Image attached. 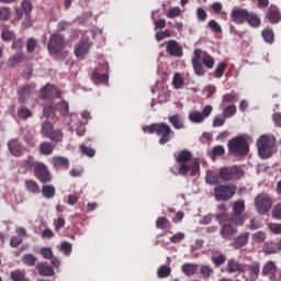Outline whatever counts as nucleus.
<instances>
[{
    "label": "nucleus",
    "mask_w": 281,
    "mask_h": 281,
    "mask_svg": "<svg viewBox=\"0 0 281 281\" xmlns=\"http://www.w3.org/2000/svg\"><path fill=\"white\" fill-rule=\"evenodd\" d=\"M175 161L179 165L178 175H181L182 177H188L189 172L190 177H196L199 170H201L199 158L192 160V151L189 149H182L175 155Z\"/></svg>",
    "instance_id": "obj_1"
},
{
    "label": "nucleus",
    "mask_w": 281,
    "mask_h": 281,
    "mask_svg": "<svg viewBox=\"0 0 281 281\" xmlns=\"http://www.w3.org/2000/svg\"><path fill=\"white\" fill-rule=\"evenodd\" d=\"M143 133H148L149 135L156 133V135L160 137L158 140L160 146H165V144H168V142L175 137V131H172V127L166 122L151 123L150 125L143 126Z\"/></svg>",
    "instance_id": "obj_2"
},
{
    "label": "nucleus",
    "mask_w": 281,
    "mask_h": 281,
    "mask_svg": "<svg viewBox=\"0 0 281 281\" xmlns=\"http://www.w3.org/2000/svg\"><path fill=\"white\" fill-rule=\"evenodd\" d=\"M274 147L276 137H269V135L263 134L257 140L258 155L261 159H271Z\"/></svg>",
    "instance_id": "obj_3"
},
{
    "label": "nucleus",
    "mask_w": 281,
    "mask_h": 281,
    "mask_svg": "<svg viewBox=\"0 0 281 281\" xmlns=\"http://www.w3.org/2000/svg\"><path fill=\"white\" fill-rule=\"evenodd\" d=\"M228 151L231 155L247 157L249 155V143H247V138L245 136H236L228 140Z\"/></svg>",
    "instance_id": "obj_4"
},
{
    "label": "nucleus",
    "mask_w": 281,
    "mask_h": 281,
    "mask_svg": "<svg viewBox=\"0 0 281 281\" xmlns=\"http://www.w3.org/2000/svg\"><path fill=\"white\" fill-rule=\"evenodd\" d=\"M65 47H67V42H65V35L60 33H53L49 37L47 45L49 56L57 59L58 54H61Z\"/></svg>",
    "instance_id": "obj_5"
},
{
    "label": "nucleus",
    "mask_w": 281,
    "mask_h": 281,
    "mask_svg": "<svg viewBox=\"0 0 281 281\" xmlns=\"http://www.w3.org/2000/svg\"><path fill=\"white\" fill-rule=\"evenodd\" d=\"M245 177V170L240 166L222 167L220 169V179L222 181H239Z\"/></svg>",
    "instance_id": "obj_6"
},
{
    "label": "nucleus",
    "mask_w": 281,
    "mask_h": 281,
    "mask_svg": "<svg viewBox=\"0 0 281 281\" xmlns=\"http://www.w3.org/2000/svg\"><path fill=\"white\" fill-rule=\"evenodd\" d=\"M238 187L236 184H218L214 188L215 201H229L236 194Z\"/></svg>",
    "instance_id": "obj_7"
},
{
    "label": "nucleus",
    "mask_w": 281,
    "mask_h": 281,
    "mask_svg": "<svg viewBox=\"0 0 281 281\" xmlns=\"http://www.w3.org/2000/svg\"><path fill=\"white\" fill-rule=\"evenodd\" d=\"M34 177L40 183H49L53 179L49 167L43 161H38L33 171Z\"/></svg>",
    "instance_id": "obj_8"
},
{
    "label": "nucleus",
    "mask_w": 281,
    "mask_h": 281,
    "mask_svg": "<svg viewBox=\"0 0 281 281\" xmlns=\"http://www.w3.org/2000/svg\"><path fill=\"white\" fill-rule=\"evenodd\" d=\"M273 206V200L269 194H259L255 199V207L258 214H267Z\"/></svg>",
    "instance_id": "obj_9"
},
{
    "label": "nucleus",
    "mask_w": 281,
    "mask_h": 281,
    "mask_svg": "<svg viewBox=\"0 0 281 281\" xmlns=\"http://www.w3.org/2000/svg\"><path fill=\"white\" fill-rule=\"evenodd\" d=\"M42 136L46 137L47 139H50L52 142H63V131L61 130H55L54 126H52V123L45 121L42 124L41 130Z\"/></svg>",
    "instance_id": "obj_10"
},
{
    "label": "nucleus",
    "mask_w": 281,
    "mask_h": 281,
    "mask_svg": "<svg viewBox=\"0 0 281 281\" xmlns=\"http://www.w3.org/2000/svg\"><path fill=\"white\" fill-rule=\"evenodd\" d=\"M239 225H243V224L225 222L220 229V236L224 240H232V238H234V236H236V234L238 233Z\"/></svg>",
    "instance_id": "obj_11"
},
{
    "label": "nucleus",
    "mask_w": 281,
    "mask_h": 281,
    "mask_svg": "<svg viewBox=\"0 0 281 281\" xmlns=\"http://www.w3.org/2000/svg\"><path fill=\"white\" fill-rule=\"evenodd\" d=\"M233 215L231 216L232 223L235 225H243L245 223V217L243 213L245 212V201H236L233 204Z\"/></svg>",
    "instance_id": "obj_12"
},
{
    "label": "nucleus",
    "mask_w": 281,
    "mask_h": 281,
    "mask_svg": "<svg viewBox=\"0 0 281 281\" xmlns=\"http://www.w3.org/2000/svg\"><path fill=\"white\" fill-rule=\"evenodd\" d=\"M61 97H63V92L52 83H47L41 90L42 100H54V98H61Z\"/></svg>",
    "instance_id": "obj_13"
},
{
    "label": "nucleus",
    "mask_w": 281,
    "mask_h": 281,
    "mask_svg": "<svg viewBox=\"0 0 281 281\" xmlns=\"http://www.w3.org/2000/svg\"><path fill=\"white\" fill-rule=\"evenodd\" d=\"M90 49H91V42H89V40H81L75 46L74 54L76 58H79V60H85V56L89 54Z\"/></svg>",
    "instance_id": "obj_14"
},
{
    "label": "nucleus",
    "mask_w": 281,
    "mask_h": 281,
    "mask_svg": "<svg viewBox=\"0 0 281 281\" xmlns=\"http://www.w3.org/2000/svg\"><path fill=\"white\" fill-rule=\"evenodd\" d=\"M248 14L249 11L247 9H233L231 13L232 22L236 23V25H243V23L247 22Z\"/></svg>",
    "instance_id": "obj_15"
},
{
    "label": "nucleus",
    "mask_w": 281,
    "mask_h": 281,
    "mask_svg": "<svg viewBox=\"0 0 281 281\" xmlns=\"http://www.w3.org/2000/svg\"><path fill=\"white\" fill-rule=\"evenodd\" d=\"M166 52L169 56H173L176 58H181V56H183V48L179 45V42L175 40L167 42Z\"/></svg>",
    "instance_id": "obj_16"
},
{
    "label": "nucleus",
    "mask_w": 281,
    "mask_h": 281,
    "mask_svg": "<svg viewBox=\"0 0 281 281\" xmlns=\"http://www.w3.org/2000/svg\"><path fill=\"white\" fill-rule=\"evenodd\" d=\"M227 273H245L247 271V265L240 263L236 259H229L226 266Z\"/></svg>",
    "instance_id": "obj_17"
},
{
    "label": "nucleus",
    "mask_w": 281,
    "mask_h": 281,
    "mask_svg": "<svg viewBox=\"0 0 281 281\" xmlns=\"http://www.w3.org/2000/svg\"><path fill=\"white\" fill-rule=\"evenodd\" d=\"M8 149L13 157H23V145L19 138H12L8 142Z\"/></svg>",
    "instance_id": "obj_18"
},
{
    "label": "nucleus",
    "mask_w": 281,
    "mask_h": 281,
    "mask_svg": "<svg viewBox=\"0 0 281 281\" xmlns=\"http://www.w3.org/2000/svg\"><path fill=\"white\" fill-rule=\"evenodd\" d=\"M267 19L272 25L278 24L281 21L280 9L277 5L271 4L268 9Z\"/></svg>",
    "instance_id": "obj_19"
},
{
    "label": "nucleus",
    "mask_w": 281,
    "mask_h": 281,
    "mask_svg": "<svg viewBox=\"0 0 281 281\" xmlns=\"http://www.w3.org/2000/svg\"><path fill=\"white\" fill-rule=\"evenodd\" d=\"M249 243V232L240 233L233 239L232 245L235 249H243Z\"/></svg>",
    "instance_id": "obj_20"
},
{
    "label": "nucleus",
    "mask_w": 281,
    "mask_h": 281,
    "mask_svg": "<svg viewBox=\"0 0 281 281\" xmlns=\"http://www.w3.org/2000/svg\"><path fill=\"white\" fill-rule=\"evenodd\" d=\"M37 164H38V160H36L34 156H27L22 160V168L24 172H30L32 170L34 172Z\"/></svg>",
    "instance_id": "obj_21"
},
{
    "label": "nucleus",
    "mask_w": 281,
    "mask_h": 281,
    "mask_svg": "<svg viewBox=\"0 0 281 281\" xmlns=\"http://www.w3.org/2000/svg\"><path fill=\"white\" fill-rule=\"evenodd\" d=\"M36 270H37L38 276H42L44 278H50L55 273L54 268L52 266H47L45 263H37Z\"/></svg>",
    "instance_id": "obj_22"
},
{
    "label": "nucleus",
    "mask_w": 281,
    "mask_h": 281,
    "mask_svg": "<svg viewBox=\"0 0 281 281\" xmlns=\"http://www.w3.org/2000/svg\"><path fill=\"white\" fill-rule=\"evenodd\" d=\"M54 168H63L69 170V159L63 156H55L52 158Z\"/></svg>",
    "instance_id": "obj_23"
},
{
    "label": "nucleus",
    "mask_w": 281,
    "mask_h": 281,
    "mask_svg": "<svg viewBox=\"0 0 281 281\" xmlns=\"http://www.w3.org/2000/svg\"><path fill=\"white\" fill-rule=\"evenodd\" d=\"M246 271H249L251 280H258L260 276V262L256 261L250 265H246Z\"/></svg>",
    "instance_id": "obj_24"
},
{
    "label": "nucleus",
    "mask_w": 281,
    "mask_h": 281,
    "mask_svg": "<svg viewBox=\"0 0 281 281\" xmlns=\"http://www.w3.org/2000/svg\"><path fill=\"white\" fill-rule=\"evenodd\" d=\"M24 188L31 194H41V186H38V182H36L32 179H27L24 181Z\"/></svg>",
    "instance_id": "obj_25"
},
{
    "label": "nucleus",
    "mask_w": 281,
    "mask_h": 281,
    "mask_svg": "<svg viewBox=\"0 0 281 281\" xmlns=\"http://www.w3.org/2000/svg\"><path fill=\"white\" fill-rule=\"evenodd\" d=\"M169 123L177 131H181V128H186V125L183 124V116H181L180 114H173L169 116Z\"/></svg>",
    "instance_id": "obj_26"
},
{
    "label": "nucleus",
    "mask_w": 281,
    "mask_h": 281,
    "mask_svg": "<svg viewBox=\"0 0 281 281\" xmlns=\"http://www.w3.org/2000/svg\"><path fill=\"white\" fill-rule=\"evenodd\" d=\"M246 23L250 25V27H260L262 25V20L255 12L248 11V16L246 18Z\"/></svg>",
    "instance_id": "obj_27"
},
{
    "label": "nucleus",
    "mask_w": 281,
    "mask_h": 281,
    "mask_svg": "<svg viewBox=\"0 0 281 281\" xmlns=\"http://www.w3.org/2000/svg\"><path fill=\"white\" fill-rule=\"evenodd\" d=\"M262 276H274V273H278V266L273 261H268L263 265Z\"/></svg>",
    "instance_id": "obj_28"
},
{
    "label": "nucleus",
    "mask_w": 281,
    "mask_h": 281,
    "mask_svg": "<svg viewBox=\"0 0 281 281\" xmlns=\"http://www.w3.org/2000/svg\"><path fill=\"white\" fill-rule=\"evenodd\" d=\"M181 271L182 273H184V276H194V273H196V271H199V265L196 263H183L181 267Z\"/></svg>",
    "instance_id": "obj_29"
},
{
    "label": "nucleus",
    "mask_w": 281,
    "mask_h": 281,
    "mask_svg": "<svg viewBox=\"0 0 281 281\" xmlns=\"http://www.w3.org/2000/svg\"><path fill=\"white\" fill-rule=\"evenodd\" d=\"M54 148H56V146L54 144L48 143V142H43L40 144V154L47 157V156L52 155V153H54Z\"/></svg>",
    "instance_id": "obj_30"
},
{
    "label": "nucleus",
    "mask_w": 281,
    "mask_h": 281,
    "mask_svg": "<svg viewBox=\"0 0 281 281\" xmlns=\"http://www.w3.org/2000/svg\"><path fill=\"white\" fill-rule=\"evenodd\" d=\"M42 194L45 199H54L56 196V188L52 184H44L42 187Z\"/></svg>",
    "instance_id": "obj_31"
},
{
    "label": "nucleus",
    "mask_w": 281,
    "mask_h": 281,
    "mask_svg": "<svg viewBox=\"0 0 281 281\" xmlns=\"http://www.w3.org/2000/svg\"><path fill=\"white\" fill-rule=\"evenodd\" d=\"M30 93H31L30 86L22 87L18 92V95H19L18 102H20L21 104H24V102H26L27 98H30Z\"/></svg>",
    "instance_id": "obj_32"
},
{
    "label": "nucleus",
    "mask_w": 281,
    "mask_h": 281,
    "mask_svg": "<svg viewBox=\"0 0 281 281\" xmlns=\"http://www.w3.org/2000/svg\"><path fill=\"white\" fill-rule=\"evenodd\" d=\"M10 278L12 281H30L27 277H25V270H13L10 273Z\"/></svg>",
    "instance_id": "obj_33"
},
{
    "label": "nucleus",
    "mask_w": 281,
    "mask_h": 281,
    "mask_svg": "<svg viewBox=\"0 0 281 281\" xmlns=\"http://www.w3.org/2000/svg\"><path fill=\"white\" fill-rule=\"evenodd\" d=\"M25 59V55L22 52L15 53L11 58H9L10 67H18Z\"/></svg>",
    "instance_id": "obj_34"
},
{
    "label": "nucleus",
    "mask_w": 281,
    "mask_h": 281,
    "mask_svg": "<svg viewBox=\"0 0 281 281\" xmlns=\"http://www.w3.org/2000/svg\"><path fill=\"white\" fill-rule=\"evenodd\" d=\"M156 227L158 229H170L172 227V224L170 223V221L167 217L161 216V217L157 218Z\"/></svg>",
    "instance_id": "obj_35"
},
{
    "label": "nucleus",
    "mask_w": 281,
    "mask_h": 281,
    "mask_svg": "<svg viewBox=\"0 0 281 281\" xmlns=\"http://www.w3.org/2000/svg\"><path fill=\"white\" fill-rule=\"evenodd\" d=\"M201 60L202 65H204L206 69H214L215 60L214 57H212L210 54L204 53Z\"/></svg>",
    "instance_id": "obj_36"
},
{
    "label": "nucleus",
    "mask_w": 281,
    "mask_h": 281,
    "mask_svg": "<svg viewBox=\"0 0 281 281\" xmlns=\"http://www.w3.org/2000/svg\"><path fill=\"white\" fill-rule=\"evenodd\" d=\"M93 82L97 85L100 82H109V75L108 74H100L98 70H93L92 72Z\"/></svg>",
    "instance_id": "obj_37"
},
{
    "label": "nucleus",
    "mask_w": 281,
    "mask_h": 281,
    "mask_svg": "<svg viewBox=\"0 0 281 281\" xmlns=\"http://www.w3.org/2000/svg\"><path fill=\"white\" fill-rule=\"evenodd\" d=\"M261 36L266 43H273L276 41V34H273V30L266 29L261 32Z\"/></svg>",
    "instance_id": "obj_38"
},
{
    "label": "nucleus",
    "mask_w": 281,
    "mask_h": 281,
    "mask_svg": "<svg viewBox=\"0 0 281 281\" xmlns=\"http://www.w3.org/2000/svg\"><path fill=\"white\" fill-rule=\"evenodd\" d=\"M192 67L195 76H205V68L203 67V64H201V61H192Z\"/></svg>",
    "instance_id": "obj_39"
},
{
    "label": "nucleus",
    "mask_w": 281,
    "mask_h": 281,
    "mask_svg": "<svg viewBox=\"0 0 281 281\" xmlns=\"http://www.w3.org/2000/svg\"><path fill=\"white\" fill-rule=\"evenodd\" d=\"M237 113V109H236V105L234 104H231V105H227L224 110H223V117L227 119V117H234Z\"/></svg>",
    "instance_id": "obj_40"
},
{
    "label": "nucleus",
    "mask_w": 281,
    "mask_h": 281,
    "mask_svg": "<svg viewBox=\"0 0 281 281\" xmlns=\"http://www.w3.org/2000/svg\"><path fill=\"white\" fill-rule=\"evenodd\" d=\"M213 274H214V269H212V267L205 266V265L201 266L200 276H202V278H204V280H207Z\"/></svg>",
    "instance_id": "obj_41"
},
{
    "label": "nucleus",
    "mask_w": 281,
    "mask_h": 281,
    "mask_svg": "<svg viewBox=\"0 0 281 281\" xmlns=\"http://www.w3.org/2000/svg\"><path fill=\"white\" fill-rule=\"evenodd\" d=\"M32 115H33L32 110L27 108H20L18 110V117H20V120H30Z\"/></svg>",
    "instance_id": "obj_42"
},
{
    "label": "nucleus",
    "mask_w": 281,
    "mask_h": 281,
    "mask_svg": "<svg viewBox=\"0 0 281 281\" xmlns=\"http://www.w3.org/2000/svg\"><path fill=\"white\" fill-rule=\"evenodd\" d=\"M190 122H193L194 124H201L205 119L203 116V113L195 111L191 114H189Z\"/></svg>",
    "instance_id": "obj_43"
},
{
    "label": "nucleus",
    "mask_w": 281,
    "mask_h": 281,
    "mask_svg": "<svg viewBox=\"0 0 281 281\" xmlns=\"http://www.w3.org/2000/svg\"><path fill=\"white\" fill-rule=\"evenodd\" d=\"M38 46V42L36 41V38L31 37L26 41V52L27 54H34V50L36 49V47Z\"/></svg>",
    "instance_id": "obj_44"
},
{
    "label": "nucleus",
    "mask_w": 281,
    "mask_h": 281,
    "mask_svg": "<svg viewBox=\"0 0 281 281\" xmlns=\"http://www.w3.org/2000/svg\"><path fill=\"white\" fill-rule=\"evenodd\" d=\"M172 273V269L168 266H160L157 276L158 278H168Z\"/></svg>",
    "instance_id": "obj_45"
},
{
    "label": "nucleus",
    "mask_w": 281,
    "mask_h": 281,
    "mask_svg": "<svg viewBox=\"0 0 281 281\" xmlns=\"http://www.w3.org/2000/svg\"><path fill=\"white\" fill-rule=\"evenodd\" d=\"M22 262L27 267H34V265H36V257L32 254L24 255L22 257Z\"/></svg>",
    "instance_id": "obj_46"
},
{
    "label": "nucleus",
    "mask_w": 281,
    "mask_h": 281,
    "mask_svg": "<svg viewBox=\"0 0 281 281\" xmlns=\"http://www.w3.org/2000/svg\"><path fill=\"white\" fill-rule=\"evenodd\" d=\"M173 89H181L183 85H186V81H183V78H181V75L179 72H176L172 79Z\"/></svg>",
    "instance_id": "obj_47"
},
{
    "label": "nucleus",
    "mask_w": 281,
    "mask_h": 281,
    "mask_svg": "<svg viewBox=\"0 0 281 281\" xmlns=\"http://www.w3.org/2000/svg\"><path fill=\"white\" fill-rule=\"evenodd\" d=\"M12 16V10L10 7L0 8V21H8Z\"/></svg>",
    "instance_id": "obj_48"
},
{
    "label": "nucleus",
    "mask_w": 281,
    "mask_h": 281,
    "mask_svg": "<svg viewBox=\"0 0 281 281\" xmlns=\"http://www.w3.org/2000/svg\"><path fill=\"white\" fill-rule=\"evenodd\" d=\"M79 150L82 155H86V157H95V149L87 147V145H79Z\"/></svg>",
    "instance_id": "obj_49"
},
{
    "label": "nucleus",
    "mask_w": 281,
    "mask_h": 281,
    "mask_svg": "<svg viewBox=\"0 0 281 281\" xmlns=\"http://www.w3.org/2000/svg\"><path fill=\"white\" fill-rule=\"evenodd\" d=\"M58 110L60 115H63L64 117H67V115H69V102L67 101H61L58 104Z\"/></svg>",
    "instance_id": "obj_50"
},
{
    "label": "nucleus",
    "mask_w": 281,
    "mask_h": 281,
    "mask_svg": "<svg viewBox=\"0 0 281 281\" xmlns=\"http://www.w3.org/2000/svg\"><path fill=\"white\" fill-rule=\"evenodd\" d=\"M205 182L209 186H216V183H218V176L214 175V172H207L205 176Z\"/></svg>",
    "instance_id": "obj_51"
},
{
    "label": "nucleus",
    "mask_w": 281,
    "mask_h": 281,
    "mask_svg": "<svg viewBox=\"0 0 281 281\" xmlns=\"http://www.w3.org/2000/svg\"><path fill=\"white\" fill-rule=\"evenodd\" d=\"M223 102L226 104H234V102H238V94L226 93L223 95Z\"/></svg>",
    "instance_id": "obj_52"
},
{
    "label": "nucleus",
    "mask_w": 281,
    "mask_h": 281,
    "mask_svg": "<svg viewBox=\"0 0 281 281\" xmlns=\"http://www.w3.org/2000/svg\"><path fill=\"white\" fill-rule=\"evenodd\" d=\"M225 69H227V64L220 63L217 68L214 71V78H223V74H225Z\"/></svg>",
    "instance_id": "obj_53"
},
{
    "label": "nucleus",
    "mask_w": 281,
    "mask_h": 281,
    "mask_svg": "<svg viewBox=\"0 0 281 281\" xmlns=\"http://www.w3.org/2000/svg\"><path fill=\"white\" fill-rule=\"evenodd\" d=\"M252 240L258 244L265 243V240H267V234H265L262 231H259L252 235Z\"/></svg>",
    "instance_id": "obj_54"
},
{
    "label": "nucleus",
    "mask_w": 281,
    "mask_h": 281,
    "mask_svg": "<svg viewBox=\"0 0 281 281\" xmlns=\"http://www.w3.org/2000/svg\"><path fill=\"white\" fill-rule=\"evenodd\" d=\"M209 27L212 30V32H215V34H221V32H223L221 24H218L216 20L209 21Z\"/></svg>",
    "instance_id": "obj_55"
},
{
    "label": "nucleus",
    "mask_w": 281,
    "mask_h": 281,
    "mask_svg": "<svg viewBox=\"0 0 281 281\" xmlns=\"http://www.w3.org/2000/svg\"><path fill=\"white\" fill-rule=\"evenodd\" d=\"M176 16H181V8L173 7L167 12L168 19H176Z\"/></svg>",
    "instance_id": "obj_56"
},
{
    "label": "nucleus",
    "mask_w": 281,
    "mask_h": 281,
    "mask_svg": "<svg viewBox=\"0 0 281 281\" xmlns=\"http://www.w3.org/2000/svg\"><path fill=\"white\" fill-rule=\"evenodd\" d=\"M211 260L215 267H221L224 262H226L227 257H225V255H218L217 257H212Z\"/></svg>",
    "instance_id": "obj_57"
},
{
    "label": "nucleus",
    "mask_w": 281,
    "mask_h": 281,
    "mask_svg": "<svg viewBox=\"0 0 281 281\" xmlns=\"http://www.w3.org/2000/svg\"><path fill=\"white\" fill-rule=\"evenodd\" d=\"M41 255L43 256V258H45V260H50L54 256V251L49 247H42Z\"/></svg>",
    "instance_id": "obj_58"
},
{
    "label": "nucleus",
    "mask_w": 281,
    "mask_h": 281,
    "mask_svg": "<svg viewBox=\"0 0 281 281\" xmlns=\"http://www.w3.org/2000/svg\"><path fill=\"white\" fill-rule=\"evenodd\" d=\"M21 8L26 15H30V13L32 12V1L23 0L21 3Z\"/></svg>",
    "instance_id": "obj_59"
},
{
    "label": "nucleus",
    "mask_w": 281,
    "mask_h": 281,
    "mask_svg": "<svg viewBox=\"0 0 281 281\" xmlns=\"http://www.w3.org/2000/svg\"><path fill=\"white\" fill-rule=\"evenodd\" d=\"M225 116H215L213 119V128H218L221 126H225Z\"/></svg>",
    "instance_id": "obj_60"
},
{
    "label": "nucleus",
    "mask_w": 281,
    "mask_h": 281,
    "mask_svg": "<svg viewBox=\"0 0 281 281\" xmlns=\"http://www.w3.org/2000/svg\"><path fill=\"white\" fill-rule=\"evenodd\" d=\"M45 117H54L56 115V108L54 105H46L44 108Z\"/></svg>",
    "instance_id": "obj_61"
},
{
    "label": "nucleus",
    "mask_w": 281,
    "mask_h": 281,
    "mask_svg": "<svg viewBox=\"0 0 281 281\" xmlns=\"http://www.w3.org/2000/svg\"><path fill=\"white\" fill-rule=\"evenodd\" d=\"M278 251H280V249L278 248V244H266V254H278Z\"/></svg>",
    "instance_id": "obj_62"
},
{
    "label": "nucleus",
    "mask_w": 281,
    "mask_h": 281,
    "mask_svg": "<svg viewBox=\"0 0 281 281\" xmlns=\"http://www.w3.org/2000/svg\"><path fill=\"white\" fill-rule=\"evenodd\" d=\"M1 36L3 41H13L16 35L10 30H3Z\"/></svg>",
    "instance_id": "obj_63"
},
{
    "label": "nucleus",
    "mask_w": 281,
    "mask_h": 281,
    "mask_svg": "<svg viewBox=\"0 0 281 281\" xmlns=\"http://www.w3.org/2000/svg\"><path fill=\"white\" fill-rule=\"evenodd\" d=\"M272 216H273L274 218L281 220V203H279V204H277V205L273 206Z\"/></svg>",
    "instance_id": "obj_64"
}]
</instances>
